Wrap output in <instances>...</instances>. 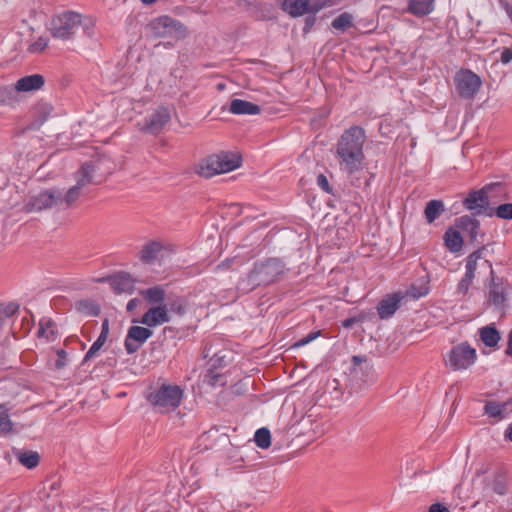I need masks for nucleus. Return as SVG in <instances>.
<instances>
[{"label":"nucleus","instance_id":"nucleus-30","mask_svg":"<svg viewBox=\"0 0 512 512\" xmlns=\"http://www.w3.org/2000/svg\"><path fill=\"white\" fill-rule=\"evenodd\" d=\"M444 211L445 207L441 200L429 201L424 209V216L427 223H433Z\"/></svg>","mask_w":512,"mask_h":512},{"label":"nucleus","instance_id":"nucleus-12","mask_svg":"<svg viewBox=\"0 0 512 512\" xmlns=\"http://www.w3.org/2000/svg\"><path fill=\"white\" fill-rule=\"evenodd\" d=\"M153 332L147 327L131 326L128 329L124 346L128 354L137 352L152 336Z\"/></svg>","mask_w":512,"mask_h":512},{"label":"nucleus","instance_id":"nucleus-17","mask_svg":"<svg viewBox=\"0 0 512 512\" xmlns=\"http://www.w3.org/2000/svg\"><path fill=\"white\" fill-rule=\"evenodd\" d=\"M512 413V396L504 402L487 401L484 405V414L496 421H501Z\"/></svg>","mask_w":512,"mask_h":512},{"label":"nucleus","instance_id":"nucleus-34","mask_svg":"<svg viewBox=\"0 0 512 512\" xmlns=\"http://www.w3.org/2000/svg\"><path fill=\"white\" fill-rule=\"evenodd\" d=\"M76 309L87 316H97L100 313V307L94 301L89 299L80 300L76 303Z\"/></svg>","mask_w":512,"mask_h":512},{"label":"nucleus","instance_id":"nucleus-57","mask_svg":"<svg viewBox=\"0 0 512 512\" xmlns=\"http://www.w3.org/2000/svg\"><path fill=\"white\" fill-rule=\"evenodd\" d=\"M505 438L512 442V423L505 430Z\"/></svg>","mask_w":512,"mask_h":512},{"label":"nucleus","instance_id":"nucleus-14","mask_svg":"<svg viewBox=\"0 0 512 512\" xmlns=\"http://www.w3.org/2000/svg\"><path fill=\"white\" fill-rule=\"evenodd\" d=\"M485 248L482 247L472 254H470L466 259L465 269L467 274L474 277L476 276V272L480 273V271L488 272L490 275H493L492 264L484 259L483 252Z\"/></svg>","mask_w":512,"mask_h":512},{"label":"nucleus","instance_id":"nucleus-23","mask_svg":"<svg viewBox=\"0 0 512 512\" xmlns=\"http://www.w3.org/2000/svg\"><path fill=\"white\" fill-rule=\"evenodd\" d=\"M45 80L40 74H33L20 78L16 84L15 89L17 92H29L42 88Z\"/></svg>","mask_w":512,"mask_h":512},{"label":"nucleus","instance_id":"nucleus-25","mask_svg":"<svg viewBox=\"0 0 512 512\" xmlns=\"http://www.w3.org/2000/svg\"><path fill=\"white\" fill-rule=\"evenodd\" d=\"M457 226L464 232L468 233L471 240L477 239L480 229V223L478 220L468 215L461 216L457 219Z\"/></svg>","mask_w":512,"mask_h":512},{"label":"nucleus","instance_id":"nucleus-51","mask_svg":"<svg viewBox=\"0 0 512 512\" xmlns=\"http://www.w3.org/2000/svg\"><path fill=\"white\" fill-rule=\"evenodd\" d=\"M493 195H494L493 200L495 201V204L508 198V194H507V191L505 188H504V195L499 190H495L493 192Z\"/></svg>","mask_w":512,"mask_h":512},{"label":"nucleus","instance_id":"nucleus-58","mask_svg":"<svg viewBox=\"0 0 512 512\" xmlns=\"http://www.w3.org/2000/svg\"><path fill=\"white\" fill-rule=\"evenodd\" d=\"M355 322H356L355 318H348V319L344 320L343 326L348 328V327H351Z\"/></svg>","mask_w":512,"mask_h":512},{"label":"nucleus","instance_id":"nucleus-4","mask_svg":"<svg viewBox=\"0 0 512 512\" xmlns=\"http://www.w3.org/2000/svg\"><path fill=\"white\" fill-rule=\"evenodd\" d=\"M183 390L177 385H161L148 396V401L157 407L160 412H169L176 409L182 400Z\"/></svg>","mask_w":512,"mask_h":512},{"label":"nucleus","instance_id":"nucleus-45","mask_svg":"<svg viewBox=\"0 0 512 512\" xmlns=\"http://www.w3.org/2000/svg\"><path fill=\"white\" fill-rule=\"evenodd\" d=\"M474 277L465 273L460 282L457 285V294L465 296L473 282Z\"/></svg>","mask_w":512,"mask_h":512},{"label":"nucleus","instance_id":"nucleus-15","mask_svg":"<svg viewBox=\"0 0 512 512\" xmlns=\"http://www.w3.org/2000/svg\"><path fill=\"white\" fill-rule=\"evenodd\" d=\"M170 321L168 309L165 305L151 307L138 321L147 327H155Z\"/></svg>","mask_w":512,"mask_h":512},{"label":"nucleus","instance_id":"nucleus-40","mask_svg":"<svg viewBox=\"0 0 512 512\" xmlns=\"http://www.w3.org/2000/svg\"><path fill=\"white\" fill-rule=\"evenodd\" d=\"M37 334L39 337H45L47 341H54L56 338L55 325L50 320L41 321Z\"/></svg>","mask_w":512,"mask_h":512},{"label":"nucleus","instance_id":"nucleus-62","mask_svg":"<svg viewBox=\"0 0 512 512\" xmlns=\"http://www.w3.org/2000/svg\"><path fill=\"white\" fill-rule=\"evenodd\" d=\"M352 361L354 364H358L361 362V358L359 356H353Z\"/></svg>","mask_w":512,"mask_h":512},{"label":"nucleus","instance_id":"nucleus-24","mask_svg":"<svg viewBox=\"0 0 512 512\" xmlns=\"http://www.w3.org/2000/svg\"><path fill=\"white\" fill-rule=\"evenodd\" d=\"M260 111V106L246 100L234 99L230 104V112L237 115H256Z\"/></svg>","mask_w":512,"mask_h":512},{"label":"nucleus","instance_id":"nucleus-8","mask_svg":"<svg viewBox=\"0 0 512 512\" xmlns=\"http://www.w3.org/2000/svg\"><path fill=\"white\" fill-rule=\"evenodd\" d=\"M57 208L60 209L59 190L52 188L40 191L38 194L30 196L26 201L23 210L27 213L41 212L43 210Z\"/></svg>","mask_w":512,"mask_h":512},{"label":"nucleus","instance_id":"nucleus-13","mask_svg":"<svg viewBox=\"0 0 512 512\" xmlns=\"http://www.w3.org/2000/svg\"><path fill=\"white\" fill-rule=\"evenodd\" d=\"M204 383L211 387L224 386V359L217 354L207 363Z\"/></svg>","mask_w":512,"mask_h":512},{"label":"nucleus","instance_id":"nucleus-50","mask_svg":"<svg viewBox=\"0 0 512 512\" xmlns=\"http://www.w3.org/2000/svg\"><path fill=\"white\" fill-rule=\"evenodd\" d=\"M500 61L503 63V64H508L512 61V50L509 49V48H505L502 52H501V56H500Z\"/></svg>","mask_w":512,"mask_h":512},{"label":"nucleus","instance_id":"nucleus-52","mask_svg":"<svg viewBox=\"0 0 512 512\" xmlns=\"http://www.w3.org/2000/svg\"><path fill=\"white\" fill-rule=\"evenodd\" d=\"M228 209H229V214L235 215V216L240 215L242 212L241 206L237 203H231L229 205Z\"/></svg>","mask_w":512,"mask_h":512},{"label":"nucleus","instance_id":"nucleus-22","mask_svg":"<svg viewBox=\"0 0 512 512\" xmlns=\"http://www.w3.org/2000/svg\"><path fill=\"white\" fill-rule=\"evenodd\" d=\"M96 166L94 163L89 162L81 166V168L75 173L76 186L82 190L90 184H95Z\"/></svg>","mask_w":512,"mask_h":512},{"label":"nucleus","instance_id":"nucleus-46","mask_svg":"<svg viewBox=\"0 0 512 512\" xmlns=\"http://www.w3.org/2000/svg\"><path fill=\"white\" fill-rule=\"evenodd\" d=\"M47 40L44 38H39L38 40L31 43L28 47L29 52L31 53H39L42 52L47 47Z\"/></svg>","mask_w":512,"mask_h":512},{"label":"nucleus","instance_id":"nucleus-27","mask_svg":"<svg viewBox=\"0 0 512 512\" xmlns=\"http://www.w3.org/2000/svg\"><path fill=\"white\" fill-rule=\"evenodd\" d=\"M162 251V245L159 242L152 241L143 246L139 253L140 260L144 263H152L158 258Z\"/></svg>","mask_w":512,"mask_h":512},{"label":"nucleus","instance_id":"nucleus-36","mask_svg":"<svg viewBox=\"0 0 512 512\" xmlns=\"http://www.w3.org/2000/svg\"><path fill=\"white\" fill-rule=\"evenodd\" d=\"M17 101V90L11 86L0 85V104L13 105Z\"/></svg>","mask_w":512,"mask_h":512},{"label":"nucleus","instance_id":"nucleus-10","mask_svg":"<svg viewBox=\"0 0 512 512\" xmlns=\"http://www.w3.org/2000/svg\"><path fill=\"white\" fill-rule=\"evenodd\" d=\"M171 120V112L166 107H158L152 114L145 118L144 122L139 123V129L142 132L153 135L159 134Z\"/></svg>","mask_w":512,"mask_h":512},{"label":"nucleus","instance_id":"nucleus-9","mask_svg":"<svg viewBox=\"0 0 512 512\" xmlns=\"http://www.w3.org/2000/svg\"><path fill=\"white\" fill-rule=\"evenodd\" d=\"M458 94L465 99H472L481 87V79L470 70L459 71L454 78Z\"/></svg>","mask_w":512,"mask_h":512},{"label":"nucleus","instance_id":"nucleus-43","mask_svg":"<svg viewBox=\"0 0 512 512\" xmlns=\"http://www.w3.org/2000/svg\"><path fill=\"white\" fill-rule=\"evenodd\" d=\"M492 489L499 495H503L507 491V481L503 473H498L492 482Z\"/></svg>","mask_w":512,"mask_h":512},{"label":"nucleus","instance_id":"nucleus-26","mask_svg":"<svg viewBox=\"0 0 512 512\" xmlns=\"http://www.w3.org/2000/svg\"><path fill=\"white\" fill-rule=\"evenodd\" d=\"M444 242L445 246L452 253H457L462 249L463 246V238L459 231L448 228L444 234Z\"/></svg>","mask_w":512,"mask_h":512},{"label":"nucleus","instance_id":"nucleus-33","mask_svg":"<svg viewBox=\"0 0 512 512\" xmlns=\"http://www.w3.org/2000/svg\"><path fill=\"white\" fill-rule=\"evenodd\" d=\"M141 294L151 304H161L165 299V291L160 286L148 288Z\"/></svg>","mask_w":512,"mask_h":512},{"label":"nucleus","instance_id":"nucleus-53","mask_svg":"<svg viewBox=\"0 0 512 512\" xmlns=\"http://www.w3.org/2000/svg\"><path fill=\"white\" fill-rule=\"evenodd\" d=\"M18 309L17 306H14V305H8L7 307H5L4 309H2V312H3V321L5 320V318L9 317L10 315H12L16 310Z\"/></svg>","mask_w":512,"mask_h":512},{"label":"nucleus","instance_id":"nucleus-48","mask_svg":"<svg viewBox=\"0 0 512 512\" xmlns=\"http://www.w3.org/2000/svg\"><path fill=\"white\" fill-rule=\"evenodd\" d=\"M320 335V331H314V332H311L309 333L307 336L303 337L302 339H300L296 344L295 346L296 347H301V346H304L308 343H310L311 341L315 340L318 336Z\"/></svg>","mask_w":512,"mask_h":512},{"label":"nucleus","instance_id":"nucleus-59","mask_svg":"<svg viewBox=\"0 0 512 512\" xmlns=\"http://www.w3.org/2000/svg\"><path fill=\"white\" fill-rule=\"evenodd\" d=\"M315 22V18L314 17H308L305 21V30L306 29H309Z\"/></svg>","mask_w":512,"mask_h":512},{"label":"nucleus","instance_id":"nucleus-42","mask_svg":"<svg viewBox=\"0 0 512 512\" xmlns=\"http://www.w3.org/2000/svg\"><path fill=\"white\" fill-rule=\"evenodd\" d=\"M428 293V288L424 285L416 286L411 285L403 294L405 295V298H411V299H419L423 296H425Z\"/></svg>","mask_w":512,"mask_h":512},{"label":"nucleus","instance_id":"nucleus-7","mask_svg":"<svg viewBox=\"0 0 512 512\" xmlns=\"http://www.w3.org/2000/svg\"><path fill=\"white\" fill-rule=\"evenodd\" d=\"M149 31L155 38L171 37L180 39L185 35V28L179 22L169 16H161L150 22Z\"/></svg>","mask_w":512,"mask_h":512},{"label":"nucleus","instance_id":"nucleus-47","mask_svg":"<svg viewBox=\"0 0 512 512\" xmlns=\"http://www.w3.org/2000/svg\"><path fill=\"white\" fill-rule=\"evenodd\" d=\"M58 359L55 362L56 369L60 370L64 368L67 364V353L64 349H58L56 351Z\"/></svg>","mask_w":512,"mask_h":512},{"label":"nucleus","instance_id":"nucleus-2","mask_svg":"<svg viewBox=\"0 0 512 512\" xmlns=\"http://www.w3.org/2000/svg\"><path fill=\"white\" fill-rule=\"evenodd\" d=\"M86 20L88 19L80 13L66 11L52 18L49 30L54 38L63 41L72 39L80 27H83L85 34L91 36L94 22L89 20L87 23Z\"/></svg>","mask_w":512,"mask_h":512},{"label":"nucleus","instance_id":"nucleus-54","mask_svg":"<svg viewBox=\"0 0 512 512\" xmlns=\"http://www.w3.org/2000/svg\"><path fill=\"white\" fill-rule=\"evenodd\" d=\"M140 302H141V301H140L139 299H137V298H133V299H131V300L128 302V304H127V307H126V308H127V311H128V312H133V311L137 308V306L140 304Z\"/></svg>","mask_w":512,"mask_h":512},{"label":"nucleus","instance_id":"nucleus-1","mask_svg":"<svg viewBox=\"0 0 512 512\" xmlns=\"http://www.w3.org/2000/svg\"><path fill=\"white\" fill-rule=\"evenodd\" d=\"M365 141V131L359 126L344 131L336 145V156L341 171L352 175L364 168Z\"/></svg>","mask_w":512,"mask_h":512},{"label":"nucleus","instance_id":"nucleus-3","mask_svg":"<svg viewBox=\"0 0 512 512\" xmlns=\"http://www.w3.org/2000/svg\"><path fill=\"white\" fill-rule=\"evenodd\" d=\"M284 263L276 258L265 262L255 263L254 268L247 276L248 284L254 288L260 285H268L277 281L284 273Z\"/></svg>","mask_w":512,"mask_h":512},{"label":"nucleus","instance_id":"nucleus-28","mask_svg":"<svg viewBox=\"0 0 512 512\" xmlns=\"http://www.w3.org/2000/svg\"><path fill=\"white\" fill-rule=\"evenodd\" d=\"M434 0H410L408 11L417 17L428 15L433 11Z\"/></svg>","mask_w":512,"mask_h":512},{"label":"nucleus","instance_id":"nucleus-55","mask_svg":"<svg viewBox=\"0 0 512 512\" xmlns=\"http://www.w3.org/2000/svg\"><path fill=\"white\" fill-rule=\"evenodd\" d=\"M429 512H450L449 509L441 504L431 505Z\"/></svg>","mask_w":512,"mask_h":512},{"label":"nucleus","instance_id":"nucleus-38","mask_svg":"<svg viewBox=\"0 0 512 512\" xmlns=\"http://www.w3.org/2000/svg\"><path fill=\"white\" fill-rule=\"evenodd\" d=\"M13 423L10 420L9 409L5 404H0V433L7 434L12 431Z\"/></svg>","mask_w":512,"mask_h":512},{"label":"nucleus","instance_id":"nucleus-5","mask_svg":"<svg viewBox=\"0 0 512 512\" xmlns=\"http://www.w3.org/2000/svg\"><path fill=\"white\" fill-rule=\"evenodd\" d=\"M499 190L504 195V186L500 183L486 185L481 190L473 191L464 200L465 207L479 215L486 212L487 208L495 205L493 192Z\"/></svg>","mask_w":512,"mask_h":512},{"label":"nucleus","instance_id":"nucleus-6","mask_svg":"<svg viewBox=\"0 0 512 512\" xmlns=\"http://www.w3.org/2000/svg\"><path fill=\"white\" fill-rule=\"evenodd\" d=\"M477 359V353L467 342L457 344L447 353L445 365L453 371L466 370Z\"/></svg>","mask_w":512,"mask_h":512},{"label":"nucleus","instance_id":"nucleus-20","mask_svg":"<svg viewBox=\"0 0 512 512\" xmlns=\"http://www.w3.org/2000/svg\"><path fill=\"white\" fill-rule=\"evenodd\" d=\"M224 433L219 428L213 427L201 434L196 441V448L199 451H206L216 447L222 440Z\"/></svg>","mask_w":512,"mask_h":512},{"label":"nucleus","instance_id":"nucleus-44","mask_svg":"<svg viewBox=\"0 0 512 512\" xmlns=\"http://www.w3.org/2000/svg\"><path fill=\"white\" fill-rule=\"evenodd\" d=\"M107 338L104 335H99L97 340L92 344L90 349L87 351L84 357V361H88L95 356V354L102 348L105 344Z\"/></svg>","mask_w":512,"mask_h":512},{"label":"nucleus","instance_id":"nucleus-16","mask_svg":"<svg viewBox=\"0 0 512 512\" xmlns=\"http://www.w3.org/2000/svg\"><path fill=\"white\" fill-rule=\"evenodd\" d=\"M404 299L405 295L403 294V291L395 292L382 299L377 307L379 317L381 319L390 318L397 311L400 303Z\"/></svg>","mask_w":512,"mask_h":512},{"label":"nucleus","instance_id":"nucleus-63","mask_svg":"<svg viewBox=\"0 0 512 512\" xmlns=\"http://www.w3.org/2000/svg\"><path fill=\"white\" fill-rule=\"evenodd\" d=\"M141 1H142V3H144V4H152V3H154L156 0H141Z\"/></svg>","mask_w":512,"mask_h":512},{"label":"nucleus","instance_id":"nucleus-60","mask_svg":"<svg viewBox=\"0 0 512 512\" xmlns=\"http://www.w3.org/2000/svg\"><path fill=\"white\" fill-rule=\"evenodd\" d=\"M506 354L512 356V339L510 338L508 346L506 348Z\"/></svg>","mask_w":512,"mask_h":512},{"label":"nucleus","instance_id":"nucleus-61","mask_svg":"<svg viewBox=\"0 0 512 512\" xmlns=\"http://www.w3.org/2000/svg\"><path fill=\"white\" fill-rule=\"evenodd\" d=\"M506 13H507L509 19L512 22V4L506 6Z\"/></svg>","mask_w":512,"mask_h":512},{"label":"nucleus","instance_id":"nucleus-37","mask_svg":"<svg viewBox=\"0 0 512 512\" xmlns=\"http://www.w3.org/2000/svg\"><path fill=\"white\" fill-rule=\"evenodd\" d=\"M254 441L261 449H267L271 445V433L269 429L262 427L255 432Z\"/></svg>","mask_w":512,"mask_h":512},{"label":"nucleus","instance_id":"nucleus-11","mask_svg":"<svg viewBox=\"0 0 512 512\" xmlns=\"http://www.w3.org/2000/svg\"><path fill=\"white\" fill-rule=\"evenodd\" d=\"M194 172L202 178H212L224 173V157L222 154H211L201 159L195 166Z\"/></svg>","mask_w":512,"mask_h":512},{"label":"nucleus","instance_id":"nucleus-56","mask_svg":"<svg viewBox=\"0 0 512 512\" xmlns=\"http://www.w3.org/2000/svg\"><path fill=\"white\" fill-rule=\"evenodd\" d=\"M108 333H109V321L108 319H104L103 322H102V327H101V333L100 335H104V337H108Z\"/></svg>","mask_w":512,"mask_h":512},{"label":"nucleus","instance_id":"nucleus-32","mask_svg":"<svg viewBox=\"0 0 512 512\" xmlns=\"http://www.w3.org/2000/svg\"><path fill=\"white\" fill-rule=\"evenodd\" d=\"M17 460L26 468H35L40 461V455L36 451H19L16 453Z\"/></svg>","mask_w":512,"mask_h":512},{"label":"nucleus","instance_id":"nucleus-31","mask_svg":"<svg viewBox=\"0 0 512 512\" xmlns=\"http://www.w3.org/2000/svg\"><path fill=\"white\" fill-rule=\"evenodd\" d=\"M481 341L488 347H494L500 340V334L493 326H485L479 330Z\"/></svg>","mask_w":512,"mask_h":512},{"label":"nucleus","instance_id":"nucleus-18","mask_svg":"<svg viewBox=\"0 0 512 512\" xmlns=\"http://www.w3.org/2000/svg\"><path fill=\"white\" fill-rule=\"evenodd\" d=\"M108 281L113 290L118 294H132L135 290V280L128 273H118L109 277Z\"/></svg>","mask_w":512,"mask_h":512},{"label":"nucleus","instance_id":"nucleus-49","mask_svg":"<svg viewBox=\"0 0 512 512\" xmlns=\"http://www.w3.org/2000/svg\"><path fill=\"white\" fill-rule=\"evenodd\" d=\"M317 184L322 190H324L327 193H330V186L328 183V179L326 178L325 175H323V174L318 175Z\"/></svg>","mask_w":512,"mask_h":512},{"label":"nucleus","instance_id":"nucleus-41","mask_svg":"<svg viewBox=\"0 0 512 512\" xmlns=\"http://www.w3.org/2000/svg\"><path fill=\"white\" fill-rule=\"evenodd\" d=\"M488 215L495 214L500 219L511 220L512 219V203H504L498 205L495 210L487 213Z\"/></svg>","mask_w":512,"mask_h":512},{"label":"nucleus","instance_id":"nucleus-29","mask_svg":"<svg viewBox=\"0 0 512 512\" xmlns=\"http://www.w3.org/2000/svg\"><path fill=\"white\" fill-rule=\"evenodd\" d=\"M83 190L76 185H73L65 194L59 190L60 209L64 210L70 208L81 196Z\"/></svg>","mask_w":512,"mask_h":512},{"label":"nucleus","instance_id":"nucleus-19","mask_svg":"<svg viewBox=\"0 0 512 512\" xmlns=\"http://www.w3.org/2000/svg\"><path fill=\"white\" fill-rule=\"evenodd\" d=\"M281 9L291 17H299L308 12H316L310 5V0H282Z\"/></svg>","mask_w":512,"mask_h":512},{"label":"nucleus","instance_id":"nucleus-64","mask_svg":"<svg viewBox=\"0 0 512 512\" xmlns=\"http://www.w3.org/2000/svg\"><path fill=\"white\" fill-rule=\"evenodd\" d=\"M217 88H218V90H223V89H225V86H224V84H223V83H219V84L217 85Z\"/></svg>","mask_w":512,"mask_h":512},{"label":"nucleus","instance_id":"nucleus-39","mask_svg":"<svg viewBox=\"0 0 512 512\" xmlns=\"http://www.w3.org/2000/svg\"><path fill=\"white\" fill-rule=\"evenodd\" d=\"M353 24V16L350 13L344 12L337 16L332 21V27L336 30L345 31Z\"/></svg>","mask_w":512,"mask_h":512},{"label":"nucleus","instance_id":"nucleus-35","mask_svg":"<svg viewBox=\"0 0 512 512\" xmlns=\"http://www.w3.org/2000/svg\"><path fill=\"white\" fill-rule=\"evenodd\" d=\"M243 157L239 151L226 152V173H229L242 166Z\"/></svg>","mask_w":512,"mask_h":512},{"label":"nucleus","instance_id":"nucleus-21","mask_svg":"<svg viewBox=\"0 0 512 512\" xmlns=\"http://www.w3.org/2000/svg\"><path fill=\"white\" fill-rule=\"evenodd\" d=\"M507 291L508 286L506 284L503 282H497L493 279L489 289V303L498 309H503L507 300Z\"/></svg>","mask_w":512,"mask_h":512}]
</instances>
